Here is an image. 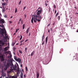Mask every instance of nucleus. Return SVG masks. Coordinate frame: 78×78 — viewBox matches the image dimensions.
I'll return each mask as SVG.
<instances>
[{"instance_id": "nucleus-1", "label": "nucleus", "mask_w": 78, "mask_h": 78, "mask_svg": "<svg viewBox=\"0 0 78 78\" xmlns=\"http://www.w3.org/2000/svg\"><path fill=\"white\" fill-rule=\"evenodd\" d=\"M10 66H11L10 69L7 71V73H11L13 70H16L17 69L16 64L13 65L12 61H10L9 60H8L7 62H4V67L5 70H7V69H8Z\"/></svg>"}, {"instance_id": "nucleus-2", "label": "nucleus", "mask_w": 78, "mask_h": 78, "mask_svg": "<svg viewBox=\"0 0 78 78\" xmlns=\"http://www.w3.org/2000/svg\"><path fill=\"white\" fill-rule=\"evenodd\" d=\"M37 15L35 14L34 15H33V16L32 15V17L31 20V22L32 23H33V20L34 22L36 23L37 21L38 22H41V19H42L41 12L42 11V9L39 8L37 10Z\"/></svg>"}, {"instance_id": "nucleus-3", "label": "nucleus", "mask_w": 78, "mask_h": 78, "mask_svg": "<svg viewBox=\"0 0 78 78\" xmlns=\"http://www.w3.org/2000/svg\"><path fill=\"white\" fill-rule=\"evenodd\" d=\"M4 56L3 55H0V59H1V61H4L5 59Z\"/></svg>"}, {"instance_id": "nucleus-4", "label": "nucleus", "mask_w": 78, "mask_h": 78, "mask_svg": "<svg viewBox=\"0 0 78 78\" xmlns=\"http://www.w3.org/2000/svg\"><path fill=\"white\" fill-rule=\"evenodd\" d=\"M7 77H6V78H17V77H16V76H11L9 74L7 75Z\"/></svg>"}, {"instance_id": "nucleus-5", "label": "nucleus", "mask_w": 78, "mask_h": 78, "mask_svg": "<svg viewBox=\"0 0 78 78\" xmlns=\"http://www.w3.org/2000/svg\"><path fill=\"white\" fill-rule=\"evenodd\" d=\"M0 46H3L4 44H5V43L3 42L2 40H0Z\"/></svg>"}, {"instance_id": "nucleus-6", "label": "nucleus", "mask_w": 78, "mask_h": 78, "mask_svg": "<svg viewBox=\"0 0 78 78\" xmlns=\"http://www.w3.org/2000/svg\"><path fill=\"white\" fill-rule=\"evenodd\" d=\"M16 61H18V62H19L20 63H21V59L20 58H18L17 59H16Z\"/></svg>"}, {"instance_id": "nucleus-7", "label": "nucleus", "mask_w": 78, "mask_h": 78, "mask_svg": "<svg viewBox=\"0 0 78 78\" xmlns=\"http://www.w3.org/2000/svg\"><path fill=\"white\" fill-rule=\"evenodd\" d=\"M34 53H35V51H33L31 53L30 55L31 56H32L34 54Z\"/></svg>"}, {"instance_id": "nucleus-8", "label": "nucleus", "mask_w": 78, "mask_h": 78, "mask_svg": "<svg viewBox=\"0 0 78 78\" xmlns=\"http://www.w3.org/2000/svg\"><path fill=\"white\" fill-rule=\"evenodd\" d=\"M47 41H48V37H46V45H47Z\"/></svg>"}, {"instance_id": "nucleus-9", "label": "nucleus", "mask_w": 78, "mask_h": 78, "mask_svg": "<svg viewBox=\"0 0 78 78\" xmlns=\"http://www.w3.org/2000/svg\"><path fill=\"white\" fill-rule=\"evenodd\" d=\"M20 78H23V73L21 72V74L20 75Z\"/></svg>"}, {"instance_id": "nucleus-10", "label": "nucleus", "mask_w": 78, "mask_h": 78, "mask_svg": "<svg viewBox=\"0 0 78 78\" xmlns=\"http://www.w3.org/2000/svg\"><path fill=\"white\" fill-rule=\"evenodd\" d=\"M2 76H5V75L3 72L2 71Z\"/></svg>"}, {"instance_id": "nucleus-11", "label": "nucleus", "mask_w": 78, "mask_h": 78, "mask_svg": "<svg viewBox=\"0 0 78 78\" xmlns=\"http://www.w3.org/2000/svg\"><path fill=\"white\" fill-rule=\"evenodd\" d=\"M8 47H6L4 48V50H5V51H7V50H8Z\"/></svg>"}, {"instance_id": "nucleus-12", "label": "nucleus", "mask_w": 78, "mask_h": 78, "mask_svg": "<svg viewBox=\"0 0 78 78\" xmlns=\"http://www.w3.org/2000/svg\"><path fill=\"white\" fill-rule=\"evenodd\" d=\"M4 6H3V9H2V12H5V9Z\"/></svg>"}, {"instance_id": "nucleus-13", "label": "nucleus", "mask_w": 78, "mask_h": 78, "mask_svg": "<svg viewBox=\"0 0 78 78\" xmlns=\"http://www.w3.org/2000/svg\"><path fill=\"white\" fill-rule=\"evenodd\" d=\"M29 29H30V28H29L26 31V33L27 34L29 32Z\"/></svg>"}, {"instance_id": "nucleus-14", "label": "nucleus", "mask_w": 78, "mask_h": 78, "mask_svg": "<svg viewBox=\"0 0 78 78\" xmlns=\"http://www.w3.org/2000/svg\"><path fill=\"white\" fill-rule=\"evenodd\" d=\"M44 35H43L42 37V42L44 41Z\"/></svg>"}, {"instance_id": "nucleus-15", "label": "nucleus", "mask_w": 78, "mask_h": 78, "mask_svg": "<svg viewBox=\"0 0 78 78\" xmlns=\"http://www.w3.org/2000/svg\"><path fill=\"white\" fill-rule=\"evenodd\" d=\"M39 73H37V78H39Z\"/></svg>"}, {"instance_id": "nucleus-16", "label": "nucleus", "mask_w": 78, "mask_h": 78, "mask_svg": "<svg viewBox=\"0 0 78 78\" xmlns=\"http://www.w3.org/2000/svg\"><path fill=\"white\" fill-rule=\"evenodd\" d=\"M59 14V12H57V13H56V15H55V17H57V16H58V15Z\"/></svg>"}, {"instance_id": "nucleus-17", "label": "nucleus", "mask_w": 78, "mask_h": 78, "mask_svg": "<svg viewBox=\"0 0 78 78\" xmlns=\"http://www.w3.org/2000/svg\"><path fill=\"white\" fill-rule=\"evenodd\" d=\"M17 8H16L15 11V13H16V12H17Z\"/></svg>"}, {"instance_id": "nucleus-18", "label": "nucleus", "mask_w": 78, "mask_h": 78, "mask_svg": "<svg viewBox=\"0 0 78 78\" xmlns=\"http://www.w3.org/2000/svg\"><path fill=\"white\" fill-rule=\"evenodd\" d=\"M14 58L15 59V60H16V61L17 60V57H16V56H15L14 57Z\"/></svg>"}, {"instance_id": "nucleus-19", "label": "nucleus", "mask_w": 78, "mask_h": 78, "mask_svg": "<svg viewBox=\"0 0 78 78\" xmlns=\"http://www.w3.org/2000/svg\"><path fill=\"white\" fill-rule=\"evenodd\" d=\"M23 30L24 29V28H25V24H24L23 25Z\"/></svg>"}, {"instance_id": "nucleus-20", "label": "nucleus", "mask_w": 78, "mask_h": 78, "mask_svg": "<svg viewBox=\"0 0 78 78\" xmlns=\"http://www.w3.org/2000/svg\"><path fill=\"white\" fill-rule=\"evenodd\" d=\"M2 26H1V25H0V27H2V28H3V27H4V25H3V24H2Z\"/></svg>"}, {"instance_id": "nucleus-21", "label": "nucleus", "mask_w": 78, "mask_h": 78, "mask_svg": "<svg viewBox=\"0 0 78 78\" xmlns=\"http://www.w3.org/2000/svg\"><path fill=\"white\" fill-rule=\"evenodd\" d=\"M5 5H6V3H3L2 4V5L3 6H5Z\"/></svg>"}, {"instance_id": "nucleus-22", "label": "nucleus", "mask_w": 78, "mask_h": 78, "mask_svg": "<svg viewBox=\"0 0 78 78\" xmlns=\"http://www.w3.org/2000/svg\"><path fill=\"white\" fill-rule=\"evenodd\" d=\"M25 67V69L26 70V72H27L28 71V68H27V67L26 66Z\"/></svg>"}, {"instance_id": "nucleus-23", "label": "nucleus", "mask_w": 78, "mask_h": 78, "mask_svg": "<svg viewBox=\"0 0 78 78\" xmlns=\"http://www.w3.org/2000/svg\"><path fill=\"white\" fill-rule=\"evenodd\" d=\"M20 40H22V36L20 35Z\"/></svg>"}, {"instance_id": "nucleus-24", "label": "nucleus", "mask_w": 78, "mask_h": 78, "mask_svg": "<svg viewBox=\"0 0 78 78\" xmlns=\"http://www.w3.org/2000/svg\"><path fill=\"white\" fill-rule=\"evenodd\" d=\"M19 52H20V53H21V54H22V51L19 50Z\"/></svg>"}, {"instance_id": "nucleus-25", "label": "nucleus", "mask_w": 78, "mask_h": 78, "mask_svg": "<svg viewBox=\"0 0 78 78\" xmlns=\"http://www.w3.org/2000/svg\"><path fill=\"white\" fill-rule=\"evenodd\" d=\"M21 1H20L19 2V5H20V3H21Z\"/></svg>"}, {"instance_id": "nucleus-26", "label": "nucleus", "mask_w": 78, "mask_h": 78, "mask_svg": "<svg viewBox=\"0 0 78 78\" xmlns=\"http://www.w3.org/2000/svg\"><path fill=\"white\" fill-rule=\"evenodd\" d=\"M45 3H45V6H47L48 4H47V3H46V2H45Z\"/></svg>"}, {"instance_id": "nucleus-27", "label": "nucleus", "mask_w": 78, "mask_h": 78, "mask_svg": "<svg viewBox=\"0 0 78 78\" xmlns=\"http://www.w3.org/2000/svg\"><path fill=\"white\" fill-rule=\"evenodd\" d=\"M26 9V6H25L24 8H23V10H25Z\"/></svg>"}, {"instance_id": "nucleus-28", "label": "nucleus", "mask_w": 78, "mask_h": 78, "mask_svg": "<svg viewBox=\"0 0 78 78\" xmlns=\"http://www.w3.org/2000/svg\"><path fill=\"white\" fill-rule=\"evenodd\" d=\"M60 16H58V20H59V19H60Z\"/></svg>"}, {"instance_id": "nucleus-29", "label": "nucleus", "mask_w": 78, "mask_h": 78, "mask_svg": "<svg viewBox=\"0 0 78 78\" xmlns=\"http://www.w3.org/2000/svg\"><path fill=\"white\" fill-rule=\"evenodd\" d=\"M1 32H3L4 30L3 29H2V30H1Z\"/></svg>"}, {"instance_id": "nucleus-30", "label": "nucleus", "mask_w": 78, "mask_h": 78, "mask_svg": "<svg viewBox=\"0 0 78 78\" xmlns=\"http://www.w3.org/2000/svg\"><path fill=\"white\" fill-rule=\"evenodd\" d=\"M4 30H5V34H6V31L5 30V29H4Z\"/></svg>"}, {"instance_id": "nucleus-31", "label": "nucleus", "mask_w": 78, "mask_h": 78, "mask_svg": "<svg viewBox=\"0 0 78 78\" xmlns=\"http://www.w3.org/2000/svg\"><path fill=\"white\" fill-rule=\"evenodd\" d=\"M1 34L2 35V37H3V36H4V34Z\"/></svg>"}, {"instance_id": "nucleus-32", "label": "nucleus", "mask_w": 78, "mask_h": 78, "mask_svg": "<svg viewBox=\"0 0 78 78\" xmlns=\"http://www.w3.org/2000/svg\"><path fill=\"white\" fill-rule=\"evenodd\" d=\"M1 34H4V32H1Z\"/></svg>"}, {"instance_id": "nucleus-33", "label": "nucleus", "mask_w": 78, "mask_h": 78, "mask_svg": "<svg viewBox=\"0 0 78 78\" xmlns=\"http://www.w3.org/2000/svg\"><path fill=\"white\" fill-rule=\"evenodd\" d=\"M54 8H56V5H54Z\"/></svg>"}, {"instance_id": "nucleus-34", "label": "nucleus", "mask_w": 78, "mask_h": 78, "mask_svg": "<svg viewBox=\"0 0 78 78\" xmlns=\"http://www.w3.org/2000/svg\"><path fill=\"white\" fill-rule=\"evenodd\" d=\"M44 41H43L42 44V45H44Z\"/></svg>"}, {"instance_id": "nucleus-35", "label": "nucleus", "mask_w": 78, "mask_h": 78, "mask_svg": "<svg viewBox=\"0 0 78 78\" xmlns=\"http://www.w3.org/2000/svg\"><path fill=\"white\" fill-rule=\"evenodd\" d=\"M56 12H57L56 10L55 12V14H56Z\"/></svg>"}, {"instance_id": "nucleus-36", "label": "nucleus", "mask_w": 78, "mask_h": 78, "mask_svg": "<svg viewBox=\"0 0 78 78\" xmlns=\"http://www.w3.org/2000/svg\"><path fill=\"white\" fill-rule=\"evenodd\" d=\"M50 25V23L48 25V27Z\"/></svg>"}, {"instance_id": "nucleus-37", "label": "nucleus", "mask_w": 78, "mask_h": 78, "mask_svg": "<svg viewBox=\"0 0 78 78\" xmlns=\"http://www.w3.org/2000/svg\"><path fill=\"white\" fill-rule=\"evenodd\" d=\"M17 66L18 67V68H19V65H18V64L17 63Z\"/></svg>"}, {"instance_id": "nucleus-38", "label": "nucleus", "mask_w": 78, "mask_h": 78, "mask_svg": "<svg viewBox=\"0 0 78 78\" xmlns=\"http://www.w3.org/2000/svg\"><path fill=\"white\" fill-rule=\"evenodd\" d=\"M5 37H6V36L7 35V34H5Z\"/></svg>"}, {"instance_id": "nucleus-39", "label": "nucleus", "mask_w": 78, "mask_h": 78, "mask_svg": "<svg viewBox=\"0 0 78 78\" xmlns=\"http://www.w3.org/2000/svg\"><path fill=\"white\" fill-rule=\"evenodd\" d=\"M14 45H15V43H13L12 46H14Z\"/></svg>"}, {"instance_id": "nucleus-40", "label": "nucleus", "mask_w": 78, "mask_h": 78, "mask_svg": "<svg viewBox=\"0 0 78 78\" xmlns=\"http://www.w3.org/2000/svg\"><path fill=\"white\" fill-rule=\"evenodd\" d=\"M49 12H50V7H49Z\"/></svg>"}, {"instance_id": "nucleus-41", "label": "nucleus", "mask_w": 78, "mask_h": 78, "mask_svg": "<svg viewBox=\"0 0 78 78\" xmlns=\"http://www.w3.org/2000/svg\"><path fill=\"white\" fill-rule=\"evenodd\" d=\"M24 78H26V75H24Z\"/></svg>"}, {"instance_id": "nucleus-42", "label": "nucleus", "mask_w": 78, "mask_h": 78, "mask_svg": "<svg viewBox=\"0 0 78 78\" xmlns=\"http://www.w3.org/2000/svg\"><path fill=\"white\" fill-rule=\"evenodd\" d=\"M27 48H25V51L26 52V51H27Z\"/></svg>"}, {"instance_id": "nucleus-43", "label": "nucleus", "mask_w": 78, "mask_h": 78, "mask_svg": "<svg viewBox=\"0 0 78 78\" xmlns=\"http://www.w3.org/2000/svg\"><path fill=\"white\" fill-rule=\"evenodd\" d=\"M28 40H26L25 41V42H27V41H28Z\"/></svg>"}, {"instance_id": "nucleus-44", "label": "nucleus", "mask_w": 78, "mask_h": 78, "mask_svg": "<svg viewBox=\"0 0 78 78\" xmlns=\"http://www.w3.org/2000/svg\"><path fill=\"white\" fill-rule=\"evenodd\" d=\"M55 23H54L53 24V25H55Z\"/></svg>"}, {"instance_id": "nucleus-45", "label": "nucleus", "mask_w": 78, "mask_h": 78, "mask_svg": "<svg viewBox=\"0 0 78 78\" xmlns=\"http://www.w3.org/2000/svg\"><path fill=\"white\" fill-rule=\"evenodd\" d=\"M16 33H17V29L16 30Z\"/></svg>"}, {"instance_id": "nucleus-46", "label": "nucleus", "mask_w": 78, "mask_h": 78, "mask_svg": "<svg viewBox=\"0 0 78 78\" xmlns=\"http://www.w3.org/2000/svg\"><path fill=\"white\" fill-rule=\"evenodd\" d=\"M48 33H49L50 32V30L48 29Z\"/></svg>"}, {"instance_id": "nucleus-47", "label": "nucleus", "mask_w": 78, "mask_h": 78, "mask_svg": "<svg viewBox=\"0 0 78 78\" xmlns=\"http://www.w3.org/2000/svg\"><path fill=\"white\" fill-rule=\"evenodd\" d=\"M21 18H20V19L19 20L20 22V21H21Z\"/></svg>"}, {"instance_id": "nucleus-48", "label": "nucleus", "mask_w": 78, "mask_h": 78, "mask_svg": "<svg viewBox=\"0 0 78 78\" xmlns=\"http://www.w3.org/2000/svg\"><path fill=\"white\" fill-rule=\"evenodd\" d=\"M2 23H4V21L2 20Z\"/></svg>"}, {"instance_id": "nucleus-49", "label": "nucleus", "mask_w": 78, "mask_h": 78, "mask_svg": "<svg viewBox=\"0 0 78 78\" xmlns=\"http://www.w3.org/2000/svg\"><path fill=\"white\" fill-rule=\"evenodd\" d=\"M14 51H15V50H16V48H14Z\"/></svg>"}, {"instance_id": "nucleus-50", "label": "nucleus", "mask_w": 78, "mask_h": 78, "mask_svg": "<svg viewBox=\"0 0 78 78\" xmlns=\"http://www.w3.org/2000/svg\"><path fill=\"white\" fill-rule=\"evenodd\" d=\"M24 17H26V15L25 14L24 15Z\"/></svg>"}, {"instance_id": "nucleus-51", "label": "nucleus", "mask_w": 78, "mask_h": 78, "mask_svg": "<svg viewBox=\"0 0 78 78\" xmlns=\"http://www.w3.org/2000/svg\"><path fill=\"white\" fill-rule=\"evenodd\" d=\"M20 23V22H19L18 23V24H19Z\"/></svg>"}, {"instance_id": "nucleus-52", "label": "nucleus", "mask_w": 78, "mask_h": 78, "mask_svg": "<svg viewBox=\"0 0 78 78\" xmlns=\"http://www.w3.org/2000/svg\"><path fill=\"white\" fill-rule=\"evenodd\" d=\"M76 32H77V33H78V29H77V30Z\"/></svg>"}, {"instance_id": "nucleus-53", "label": "nucleus", "mask_w": 78, "mask_h": 78, "mask_svg": "<svg viewBox=\"0 0 78 78\" xmlns=\"http://www.w3.org/2000/svg\"><path fill=\"white\" fill-rule=\"evenodd\" d=\"M15 34H16V33H15L14 34H13V35H15Z\"/></svg>"}, {"instance_id": "nucleus-54", "label": "nucleus", "mask_w": 78, "mask_h": 78, "mask_svg": "<svg viewBox=\"0 0 78 78\" xmlns=\"http://www.w3.org/2000/svg\"><path fill=\"white\" fill-rule=\"evenodd\" d=\"M22 42H23V41L22 40V41H20V43H22Z\"/></svg>"}, {"instance_id": "nucleus-55", "label": "nucleus", "mask_w": 78, "mask_h": 78, "mask_svg": "<svg viewBox=\"0 0 78 78\" xmlns=\"http://www.w3.org/2000/svg\"><path fill=\"white\" fill-rule=\"evenodd\" d=\"M22 42H23V41L22 40V41H20V43H22Z\"/></svg>"}, {"instance_id": "nucleus-56", "label": "nucleus", "mask_w": 78, "mask_h": 78, "mask_svg": "<svg viewBox=\"0 0 78 78\" xmlns=\"http://www.w3.org/2000/svg\"><path fill=\"white\" fill-rule=\"evenodd\" d=\"M19 29H17V31H19Z\"/></svg>"}, {"instance_id": "nucleus-57", "label": "nucleus", "mask_w": 78, "mask_h": 78, "mask_svg": "<svg viewBox=\"0 0 78 78\" xmlns=\"http://www.w3.org/2000/svg\"><path fill=\"white\" fill-rule=\"evenodd\" d=\"M29 36H30V33H29Z\"/></svg>"}, {"instance_id": "nucleus-58", "label": "nucleus", "mask_w": 78, "mask_h": 78, "mask_svg": "<svg viewBox=\"0 0 78 78\" xmlns=\"http://www.w3.org/2000/svg\"><path fill=\"white\" fill-rule=\"evenodd\" d=\"M21 67H22V65H21Z\"/></svg>"}, {"instance_id": "nucleus-59", "label": "nucleus", "mask_w": 78, "mask_h": 78, "mask_svg": "<svg viewBox=\"0 0 78 78\" xmlns=\"http://www.w3.org/2000/svg\"><path fill=\"white\" fill-rule=\"evenodd\" d=\"M51 30L52 31V29H51Z\"/></svg>"}, {"instance_id": "nucleus-60", "label": "nucleus", "mask_w": 78, "mask_h": 78, "mask_svg": "<svg viewBox=\"0 0 78 78\" xmlns=\"http://www.w3.org/2000/svg\"><path fill=\"white\" fill-rule=\"evenodd\" d=\"M21 22L22 23H23V21L22 20H21Z\"/></svg>"}, {"instance_id": "nucleus-61", "label": "nucleus", "mask_w": 78, "mask_h": 78, "mask_svg": "<svg viewBox=\"0 0 78 78\" xmlns=\"http://www.w3.org/2000/svg\"><path fill=\"white\" fill-rule=\"evenodd\" d=\"M6 10H8V8H6Z\"/></svg>"}, {"instance_id": "nucleus-62", "label": "nucleus", "mask_w": 78, "mask_h": 78, "mask_svg": "<svg viewBox=\"0 0 78 78\" xmlns=\"http://www.w3.org/2000/svg\"><path fill=\"white\" fill-rule=\"evenodd\" d=\"M5 17H6V15L5 16Z\"/></svg>"}, {"instance_id": "nucleus-63", "label": "nucleus", "mask_w": 78, "mask_h": 78, "mask_svg": "<svg viewBox=\"0 0 78 78\" xmlns=\"http://www.w3.org/2000/svg\"><path fill=\"white\" fill-rule=\"evenodd\" d=\"M12 16H11V17H10V18H12Z\"/></svg>"}, {"instance_id": "nucleus-64", "label": "nucleus", "mask_w": 78, "mask_h": 78, "mask_svg": "<svg viewBox=\"0 0 78 78\" xmlns=\"http://www.w3.org/2000/svg\"><path fill=\"white\" fill-rule=\"evenodd\" d=\"M76 14H78V13H76Z\"/></svg>"}]
</instances>
